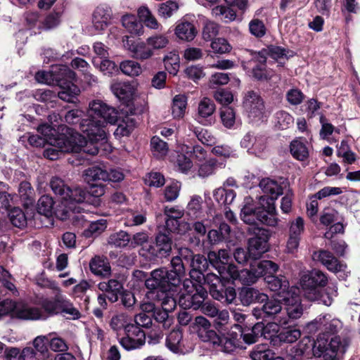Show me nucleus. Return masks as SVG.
Instances as JSON below:
<instances>
[{
    "mask_svg": "<svg viewBox=\"0 0 360 360\" xmlns=\"http://www.w3.org/2000/svg\"><path fill=\"white\" fill-rule=\"evenodd\" d=\"M88 115L89 118L79 123V129L89 139V141L86 140L84 151L86 154L95 155L99 153L101 145L105 150L110 146L106 141V126L116 123L118 113L114 108L96 99L89 103Z\"/></svg>",
    "mask_w": 360,
    "mask_h": 360,
    "instance_id": "f257e3e1",
    "label": "nucleus"
},
{
    "mask_svg": "<svg viewBox=\"0 0 360 360\" xmlns=\"http://www.w3.org/2000/svg\"><path fill=\"white\" fill-rule=\"evenodd\" d=\"M259 187L264 195L259 198V205H255L253 199L245 197L241 209L240 218L247 224L257 225L258 222L267 226H275L278 224L276 217L275 201L283 193L281 186L274 180L263 179Z\"/></svg>",
    "mask_w": 360,
    "mask_h": 360,
    "instance_id": "f03ea898",
    "label": "nucleus"
},
{
    "mask_svg": "<svg viewBox=\"0 0 360 360\" xmlns=\"http://www.w3.org/2000/svg\"><path fill=\"white\" fill-rule=\"evenodd\" d=\"M50 185L54 193L60 198L54 212L56 217L60 220L71 219L76 225H79L83 216L75 214L80 213V205L86 200L85 191L80 187L71 188L58 177L52 178Z\"/></svg>",
    "mask_w": 360,
    "mask_h": 360,
    "instance_id": "7ed1b4c3",
    "label": "nucleus"
},
{
    "mask_svg": "<svg viewBox=\"0 0 360 360\" xmlns=\"http://www.w3.org/2000/svg\"><path fill=\"white\" fill-rule=\"evenodd\" d=\"M35 79L41 84L59 86L60 91L58 92V97L69 103H75L80 93L79 88L73 83L75 72L66 65H57L50 71L38 72Z\"/></svg>",
    "mask_w": 360,
    "mask_h": 360,
    "instance_id": "20e7f679",
    "label": "nucleus"
},
{
    "mask_svg": "<svg viewBox=\"0 0 360 360\" xmlns=\"http://www.w3.org/2000/svg\"><path fill=\"white\" fill-rule=\"evenodd\" d=\"M172 270L159 268L151 271L150 276L146 279L145 285L150 290L158 292L177 291L182 277L185 274V269L181 259L174 257L171 261Z\"/></svg>",
    "mask_w": 360,
    "mask_h": 360,
    "instance_id": "39448f33",
    "label": "nucleus"
},
{
    "mask_svg": "<svg viewBox=\"0 0 360 360\" xmlns=\"http://www.w3.org/2000/svg\"><path fill=\"white\" fill-rule=\"evenodd\" d=\"M49 146L44 150L45 158L53 160L60 157L62 153H86L84 148L86 146V139L72 129H67L66 132L60 134L57 138H49Z\"/></svg>",
    "mask_w": 360,
    "mask_h": 360,
    "instance_id": "423d86ee",
    "label": "nucleus"
},
{
    "mask_svg": "<svg viewBox=\"0 0 360 360\" xmlns=\"http://www.w3.org/2000/svg\"><path fill=\"white\" fill-rule=\"evenodd\" d=\"M278 266L270 260H263L257 263V266H251V269H242L239 271L234 264H229L227 274L233 282L238 281L243 285H252L266 274H276Z\"/></svg>",
    "mask_w": 360,
    "mask_h": 360,
    "instance_id": "0eeeda50",
    "label": "nucleus"
},
{
    "mask_svg": "<svg viewBox=\"0 0 360 360\" xmlns=\"http://www.w3.org/2000/svg\"><path fill=\"white\" fill-rule=\"evenodd\" d=\"M348 341L340 336H335L328 341V338L318 335L313 345V354L315 356L328 360H339L338 355L345 352Z\"/></svg>",
    "mask_w": 360,
    "mask_h": 360,
    "instance_id": "6e6552de",
    "label": "nucleus"
},
{
    "mask_svg": "<svg viewBox=\"0 0 360 360\" xmlns=\"http://www.w3.org/2000/svg\"><path fill=\"white\" fill-rule=\"evenodd\" d=\"M183 290L179 296V304L184 308L198 309L207 297V290L202 285L193 284V281L185 279L183 282Z\"/></svg>",
    "mask_w": 360,
    "mask_h": 360,
    "instance_id": "1a4fd4ad",
    "label": "nucleus"
},
{
    "mask_svg": "<svg viewBox=\"0 0 360 360\" xmlns=\"http://www.w3.org/2000/svg\"><path fill=\"white\" fill-rule=\"evenodd\" d=\"M281 300L285 305V316H278L277 321L281 326L286 325L289 320L297 319L303 314V308L301 304L300 290L297 287H290L288 292H282Z\"/></svg>",
    "mask_w": 360,
    "mask_h": 360,
    "instance_id": "9d476101",
    "label": "nucleus"
},
{
    "mask_svg": "<svg viewBox=\"0 0 360 360\" xmlns=\"http://www.w3.org/2000/svg\"><path fill=\"white\" fill-rule=\"evenodd\" d=\"M342 327V323L338 319L330 314L319 315L312 321L307 323L306 330L309 333L314 334L318 331V335L326 338V334L338 333Z\"/></svg>",
    "mask_w": 360,
    "mask_h": 360,
    "instance_id": "9b49d317",
    "label": "nucleus"
},
{
    "mask_svg": "<svg viewBox=\"0 0 360 360\" xmlns=\"http://www.w3.org/2000/svg\"><path fill=\"white\" fill-rule=\"evenodd\" d=\"M328 283V278L322 271L314 269L309 274H304L300 279V285L304 291V295L307 300L317 298L316 292L319 287L325 286Z\"/></svg>",
    "mask_w": 360,
    "mask_h": 360,
    "instance_id": "f8f14e48",
    "label": "nucleus"
},
{
    "mask_svg": "<svg viewBox=\"0 0 360 360\" xmlns=\"http://www.w3.org/2000/svg\"><path fill=\"white\" fill-rule=\"evenodd\" d=\"M164 214L166 216L165 227L169 232L182 235L190 229L189 224L184 221H179V219L184 214V210L179 207L166 206L164 209Z\"/></svg>",
    "mask_w": 360,
    "mask_h": 360,
    "instance_id": "ddd939ff",
    "label": "nucleus"
},
{
    "mask_svg": "<svg viewBox=\"0 0 360 360\" xmlns=\"http://www.w3.org/2000/svg\"><path fill=\"white\" fill-rule=\"evenodd\" d=\"M243 104L245 113L252 121L259 120L264 117V103L257 93L252 91L247 92L244 96Z\"/></svg>",
    "mask_w": 360,
    "mask_h": 360,
    "instance_id": "4468645a",
    "label": "nucleus"
},
{
    "mask_svg": "<svg viewBox=\"0 0 360 360\" xmlns=\"http://www.w3.org/2000/svg\"><path fill=\"white\" fill-rule=\"evenodd\" d=\"M314 260L320 262L328 270L335 274H340V277L344 278L349 271L345 264L339 262L333 255L327 250H319L314 252Z\"/></svg>",
    "mask_w": 360,
    "mask_h": 360,
    "instance_id": "2eb2a0df",
    "label": "nucleus"
},
{
    "mask_svg": "<svg viewBox=\"0 0 360 360\" xmlns=\"http://www.w3.org/2000/svg\"><path fill=\"white\" fill-rule=\"evenodd\" d=\"M126 39H123L124 46L131 53L132 57L140 60L150 59L154 55L153 49L146 41L140 40H131L129 37H125Z\"/></svg>",
    "mask_w": 360,
    "mask_h": 360,
    "instance_id": "dca6fc26",
    "label": "nucleus"
},
{
    "mask_svg": "<svg viewBox=\"0 0 360 360\" xmlns=\"http://www.w3.org/2000/svg\"><path fill=\"white\" fill-rule=\"evenodd\" d=\"M258 233L249 239L248 252L250 258L257 259L268 250V231L265 229H257Z\"/></svg>",
    "mask_w": 360,
    "mask_h": 360,
    "instance_id": "f3484780",
    "label": "nucleus"
},
{
    "mask_svg": "<svg viewBox=\"0 0 360 360\" xmlns=\"http://www.w3.org/2000/svg\"><path fill=\"white\" fill-rule=\"evenodd\" d=\"M272 330L275 333L278 332V326L276 323H269L264 326L263 323H256L251 330H248L247 332H242L240 335V338H243V341L248 344H253L257 341L259 337L264 335V338H271L274 335H267L266 333Z\"/></svg>",
    "mask_w": 360,
    "mask_h": 360,
    "instance_id": "a211bd4d",
    "label": "nucleus"
},
{
    "mask_svg": "<svg viewBox=\"0 0 360 360\" xmlns=\"http://www.w3.org/2000/svg\"><path fill=\"white\" fill-rule=\"evenodd\" d=\"M231 258V255L227 250L221 249L218 252L210 251L207 255V259L210 263L217 269L220 276L224 278L228 277L225 276L227 274V268L226 265L228 264Z\"/></svg>",
    "mask_w": 360,
    "mask_h": 360,
    "instance_id": "6ab92c4d",
    "label": "nucleus"
},
{
    "mask_svg": "<svg viewBox=\"0 0 360 360\" xmlns=\"http://www.w3.org/2000/svg\"><path fill=\"white\" fill-rule=\"evenodd\" d=\"M264 304L261 309L255 308L252 310V314L257 319L262 316L273 317L275 316L277 320L279 314L282 311V307L280 300L277 299H270L264 302Z\"/></svg>",
    "mask_w": 360,
    "mask_h": 360,
    "instance_id": "aec40b11",
    "label": "nucleus"
},
{
    "mask_svg": "<svg viewBox=\"0 0 360 360\" xmlns=\"http://www.w3.org/2000/svg\"><path fill=\"white\" fill-rule=\"evenodd\" d=\"M11 313H12V316L21 319L37 320L45 318V316L38 308L30 307L21 303L16 304L14 302V307Z\"/></svg>",
    "mask_w": 360,
    "mask_h": 360,
    "instance_id": "412c9836",
    "label": "nucleus"
},
{
    "mask_svg": "<svg viewBox=\"0 0 360 360\" xmlns=\"http://www.w3.org/2000/svg\"><path fill=\"white\" fill-rule=\"evenodd\" d=\"M138 83L134 82H117L111 84L113 94L122 100H130L134 98L138 90Z\"/></svg>",
    "mask_w": 360,
    "mask_h": 360,
    "instance_id": "4be33fe9",
    "label": "nucleus"
},
{
    "mask_svg": "<svg viewBox=\"0 0 360 360\" xmlns=\"http://www.w3.org/2000/svg\"><path fill=\"white\" fill-rule=\"evenodd\" d=\"M274 274H266L264 280L268 288L274 292H277V296L281 299L282 292H288L289 282L285 276H275Z\"/></svg>",
    "mask_w": 360,
    "mask_h": 360,
    "instance_id": "5701e85b",
    "label": "nucleus"
},
{
    "mask_svg": "<svg viewBox=\"0 0 360 360\" xmlns=\"http://www.w3.org/2000/svg\"><path fill=\"white\" fill-rule=\"evenodd\" d=\"M112 17V11L109 6H99L96 8L93 15V24L96 30H105Z\"/></svg>",
    "mask_w": 360,
    "mask_h": 360,
    "instance_id": "b1692460",
    "label": "nucleus"
},
{
    "mask_svg": "<svg viewBox=\"0 0 360 360\" xmlns=\"http://www.w3.org/2000/svg\"><path fill=\"white\" fill-rule=\"evenodd\" d=\"M56 290V300L58 303L60 311L68 315V318L75 319L79 318V312L75 308L72 304L64 295L60 288L58 286H55Z\"/></svg>",
    "mask_w": 360,
    "mask_h": 360,
    "instance_id": "393cba45",
    "label": "nucleus"
},
{
    "mask_svg": "<svg viewBox=\"0 0 360 360\" xmlns=\"http://www.w3.org/2000/svg\"><path fill=\"white\" fill-rule=\"evenodd\" d=\"M137 15L142 25L147 28L154 30H161V24L147 6H140L137 9Z\"/></svg>",
    "mask_w": 360,
    "mask_h": 360,
    "instance_id": "a878e982",
    "label": "nucleus"
},
{
    "mask_svg": "<svg viewBox=\"0 0 360 360\" xmlns=\"http://www.w3.org/2000/svg\"><path fill=\"white\" fill-rule=\"evenodd\" d=\"M242 304L248 306L253 302L262 303L267 300V295L252 288H243L239 292Z\"/></svg>",
    "mask_w": 360,
    "mask_h": 360,
    "instance_id": "bb28decb",
    "label": "nucleus"
},
{
    "mask_svg": "<svg viewBox=\"0 0 360 360\" xmlns=\"http://www.w3.org/2000/svg\"><path fill=\"white\" fill-rule=\"evenodd\" d=\"M98 287L100 290L107 293V297L111 302H115L118 300V295L122 290V283L115 279H111L107 282H101Z\"/></svg>",
    "mask_w": 360,
    "mask_h": 360,
    "instance_id": "cd10ccee",
    "label": "nucleus"
},
{
    "mask_svg": "<svg viewBox=\"0 0 360 360\" xmlns=\"http://www.w3.org/2000/svg\"><path fill=\"white\" fill-rule=\"evenodd\" d=\"M91 271L97 276H108L110 274L111 269L106 257L95 256L89 262Z\"/></svg>",
    "mask_w": 360,
    "mask_h": 360,
    "instance_id": "c85d7f7f",
    "label": "nucleus"
},
{
    "mask_svg": "<svg viewBox=\"0 0 360 360\" xmlns=\"http://www.w3.org/2000/svg\"><path fill=\"white\" fill-rule=\"evenodd\" d=\"M174 33L178 39L191 41L195 37L197 31L191 22L181 21L176 25Z\"/></svg>",
    "mask_w": 360,
    "mask_h": 360,
    "instance_id": "c756f323",
    "label": "nucleus"
},
{
    "mask_svg": "<svg viewBox=\"0 0 360 360\" xmlns=\"http://www.w3.org/2000/svg\"><path fill=\"white\" fill-rule=\"evenodd\" d=\"M223 163H220L215 158H210L198 164L197 175L200 178H207L214 174L218 168H222Z\"/></svg>",
    "mask_w": 360,
    "mask_h": 360,
    "instance_id": "7c9ffc66",
    "label": "nucleus"
},
{
    "mask_svg": "<svg viewBox=\"0 0 360 360\" xmlns=\"http://www.w3.org/2000/svg\"><path fill=\"white\" fill-rule=\"evenodd\" d=\"M203 200L201 196L194 195L191 196L186 207V214L190 219H198L203 214Z\"/></svg>",
    "mask_w": 360,
    "mask_h": 360,
    "instance_id": "2f4dec72",
    "label": "nucleus"
},
{
    "mask_svg": "<svg viewBox=\"0 0 360 360\" xmlns=\"http://www.w3.org/2000/svg\"><path fill=\"white\" fill-rule=\"evenodd\" d=\"M123 27L131 34L141 35L143 33V25L134 14L127 13L122 17Z\"/></svg>",
    "mask_w": 360,
    "mask_h": 360,
    "instance_id": "473e14b6",
    "label": "nucleus"
},
{
    "mask_svg": "<svg viewBox=\"0 0 360 360\" xmlns=\"http://www.w3.org/2000/svg\"><path fill=\"white\" fill-rule=\"evenodd\" d=\"M135 333H136V340H131V338L125 335L124 337L121 338L119 340L120 344L127 350L138 349L146 342V335L143 330L141 328H135Z\"/></svg>",
    "mask_w": 360,
    "mask_h": 360,
    "instance_id": "72a5a7b5",
    "label": "nucleus"
},
{
    "mask_svg": "<svg viewBox=\"0 0 360 360\" xmlns=\"http://www.w3.org/2000/svg\"><path fill=\"white\" fill-rule=\"evenodd\" d=\"M215 111V105L214 102L207 98H203L199 103L198 107V115L199 122L207 124L210 121V117Z\"/></svg>",
    "mask_w": 360,
    "mask_h": 360,
    "instance_id": "f704fd0d",
    "label": "nucleus"
},
{
    "mask_svg": "<svg viewBox=\"0 0 360 360\" xmlns=\"http://www.w3.org/2000/svg\"><path fill=\"white\" fill-rule=\"evenodd\" d=\"M189 152H191L190 147L187 145H183L176 160V166L178 170L184 174H187L193 167L192 160L186 156L189 154Z\"/></svg>",
    "mask_w": 360,
    "mask_h": 360,
    "instance_id": "c9c22d12",
    "label": "nucleus"
},
{
    "mask_svg": "<svg viewBox=\"0 0 360 360\" xmlns=\"http://www.w3.org/2000/svg\"><path fill=\"white\" fill-rule=\"evenodd\" d=\"M317 298L314 300H309L310 301H317L319 303H322L326 306H330L332 304L333 300L338 295V287L335 283H332L328 285L324 291L321 289L316 292Z\"/></svg>",
    "mask_w": 360,
    "mask_h": 360,
    "instance_id": "e433bc0d",
    "label": "nucleus"
},
{
    "mask_svg": "<svg viewBox=\"0 0 360 360\" xmlns=\"http://www.w3.org/2000/svg\"><path fill=\"white\" fill-rule=\"evenodd\" d=\"M212 195L215 201L221 205L231 204L236 196V193L233 190L228 189L225 187H219L214 189Z\"/></svg>",
    "mask_w": 360,
    "mask_h": 360,
    "instance_id": "4c0bfd02",
    "label": "nucleus"
},
{
    "mask_svg": "<svg viewBox=\"0 0 360 360\" xmlns=\"http://www.w3.org/2000/svg\"><path fill=\"white\" fill-rule=\"evenodd\" d=\"M187 98L184 95L179 94L174 97L172 105V115L175 119L182 118L186 112Z\"/></svg>",
    "mask_w": 360,
    "mask_h": 360,
    "instance_id": "58836bf2",
    "label": "nucleus"
},
{
    "mask_svg": "<svg viewBox=\"0 0 360 360\" xmlns=\"http://www.w3.org/2000/svg\"><path fill=\"white\" fill-rule=\"evenodd\" d=\"M84 180L89 183L91 181H107L108 171L103 167L96 166L88 168L84 172Z\"/></svg>",
    "mask_w": 360,
    "mask_h": 360,
    "instance_id": "ea45409f",
    "label": "nucleus"
},
{
    "mask_svg": "<svg viewBox=\"0 0 360 360\" xmlns=\"http://www.w3.org/2000/svg\"><path fill=\"white\" fill-rule=\"evenodd\" d=\"M156 245L158 248V253H155L154 251H150L152 255H158L160 257H164L169 254L172 250L171 239L168 236L163 233H160L156 237Z\"/></svg>",
    "mask_w": 360,
    "mask_h": 360,
    "instance_id": "a19ab883",
    "label": "nucleus"
},
{
    "mask_svg": "<svg viewBox=\"0 0 360 360\" xmlns=\"http://www.w3.org/2000/svg\"><path fill=\"white\" fill-rule=\"evenodd\" d=\"M290 153L293 158L300 161L305 160L309 156V150L306 144L298 139L291 142Z\"/></svg>",
    "mask_w": 360,
    "mask_h": 360,
    "instance_id": "79ce46f5",
    "label": "nucleus"
},
{
    "mask_svg": "<svg viewBox=\"0 0 360 360\" xmlns=\"http://www.w3.org/2000/svg\"><path fill=\"white\" fill-rule=\"evenodd\" d=\"M212 15L225 22H229L236 19V12L231 8L224 6H217L212 9Z\"/></svg>",
    "mask_w": 360,
    "mask_h": 360,
    "instance_id": "37998d69",
    "label": "nucleus"
},
{
    "mask_svg": "<svg viewBox=\"0 0 360 360\" xmlns=\"http://www.w3.org/2000/svg\"><path fill=\"white\" fill-rule=\"evenodd\" d=\"M150 147L153 156L158 159L165 158L169 150L167 143L158 136H153L151 139Z\"/></svg>",
    "mask_w": 360,
    "mask_h": 360,
    "instance_id": "c03bdc74",
    "label": "nucleus"
},
{
    "mask_svg": "<svg viewBox=\"0 0 360 360\" xmlns=\"http://www.w3.org/2000/svg\"><path fill=\"white\" fill-rule=\"evenodd\" d=\"M182 340V333L179 330H172L167 338L166 346L174 353L179 354L182 352L181 348V341Z\"/></svg>",
    "mask_w": 360,
    "mask_h": 360,
    "instance_id": "a18cd8bd",
    "label": "nucleus"
},
{
    "mask_svg": "<svg viewBox=\"0 0 360 360\" xmlns=\"http://www.w3.org/2000/svg\"><path fill=\"white\" fill-rule=\"evenodd\" d=\"M19 197L24 205L28 206L34 201V190L28 181H22L18 188Z\"/></svg>",
    "mask_w": 360,
    "mask_h": 360,
    "instance_id": "49530a36",
    "label": "nucleus"
},
{
    "mask_svg": "<svg viewBox=\"0 0 360 360\" xmlns=\"http://www.w3.org/2000/svg\"><path fill=\"white\" fill-rule=\"evenodd\" d=\"M275 126L279 129H286L293 125V117L284 110H280L275 115Z\"/></svg>",
    "mask_w": 360,
    "mask_h": 360,
    "instance_id": "de8ad7c7",
    "label": "nucleus"
},
{
    "mask_svg": "<svg viewBox=\"0 0 360 360\" xmlns=\"http://www.w3.org/2000/svg\"><path fill=\"white\" fill-rule=\"evenodd\" d=\"M179 9V4L174 0H169L160 4L158 8V15L165 19L171 18Z\"/></svg>",
    "mask_w": 360,
    "mask_h": 360,
    "instance_id": "09e8293b",
    "label": "nucleus"
},
{
    "mask_svg": "<svg viewBox=\"0 0 360 360\" xmlns=\"http://www.w3.org/2000/svg\"><path fill=\"white\" fill-rule=\"evenodd\" d=\"M85 193H86V200L80 205L82 207L80 212L84 210V206L86 203H92L98 205V200H96L95 202H94L90 200V197L98 198L105 194V186L102 184H92L89 188V191L88 192L85 191Z\"/></svg>",
    "mask_w": 360,
    "mask_h": 360,
    "instance_id": "8fccbe9b",
    "label": "nucleus"
},
{
    "mask_svg": "<svg viewBox=\"0 0 360 360\" xmlns=\"http://www.w3.org/2000/svg\"><path fill=\"white\" fill-rule=\"evenodd\" d=\"M37 212L46 217L53 214V200L49 195H42L37 202Z\"/></svg>",
    "mask_w": 360,
    "mask_h": 360,
    "instance_id": "3c124183",
    "label": "nucleus"
},
{
    "mask_svg": "<svg viewBox=\"0 0 360 360\" xmlns=\"http://www.w3.org/2000/svg\"><path fill=\"white\" fill-rule=\"evenodd\" d=\"M120 68L124 75L131 77H136L142 73L141 65L134 60H127L122 62Z\"/></svg>",
    "mask_w": 360,
    "mask_h": 360,
    "instance_id": "603ef678",
    "label": "nucleus"
},
{
    "mask_svg": "<svg viewBox=\"0 0 360 360\" xmlns=\"http://www.w3.org/2000/svg\"><path fill=\"white\" fill-rule=\"evenodd\" d=\"M133 325L130 323L129 317L123 313L113 316L110 322L111 328L116 332L120 331L122 329L125 332L127 326Z\"/></svg>",
    "mask_w": 360,
    "mask_h": 360,
    "instance_id": "864d4df0",
    "label": "nucleus"
},
{
    "mask_svg": "<svg viewBox=\"0 0 360 360\" xmlns=\"http://www.w3.org/2000/svg\"><path fill=\"white\" fill-rule=\"evenodd\" d=\"M136 126V122L134 118L131 117H126L118 124L115 135L119 136H129L134 130Z\"/></svg>",
    "mask_w": 360,
    "mask_h": 360,
    "instance_id": "5fc2aeb1",
    "label": "nucleus"
},
{
    "mask_svg": "<svg viewBox=\"0 0 360 360\" xmlns=\"http://www.w3.org/2000/svg\"><path fill=\"white\" fill-rule=\"evenodd\" d=\"M164 63L167 70L172 75H176L180 67L179 56L176 52H170L164 58Z\"/></svg>",
    "mask_w": 360,
    "mask_h": 360,
    "instance_id": "6e6d98bb",
    "label": "nucleus"
},
{
    "mask_svg": "<svg viewBox=\"0 0 360 360\" xmlns=\"http://www.w3.org/2000/svg\"><path fill=\"white\" fill-rule=\"evenodd\" d=\"M106 227L107 221L104 219L91 221L85 229L84 235L87 238L97 236L103 232Z\"/></svg>",
    "mask_w": 360,
    "mask_h": 360,
    "instance_id": "4d7b16f0",
    "label": "nucleus"
},
{
    "mask_svg": "<svg viewBox=\"0 0 360 360\" xmlns=\"http://www.w3.org/2000/svg\"><path fill=\"white\" fill-rule=\"evenodd\" d=\"M157 298H159V292L150 290L146 294V297L140 306L141 309L144 312H153L156 310L155 303Z\"/></svg>",
    "mask_w": 360,
    "mask_h": 360,
    "instance_id": "13d9d810",
    "label": "nucleus"
},
{
    "mask_svg": "<svg viewBox=\"0 0 360 360\" xmlns=\"http://www.w3.org/2000/svg\"><path fill=\"white\" fill-rule=\"evenodd\" d=\"M216 345H221L224 352L229 353L237 347H241L240 338L236 334H231L230 337L220 338V342Z\"/></svg>",
    "mask_w": 360,
    "mask_h": 360,
    "instance_id": "bf43d9fd",
    "label": "nucleus"
},
{
    "mask_svg": "<svg viewBox=\"0 0 360 360\" xmlns=\"http://www.w3.org/2000/svg\"><path fill=\"white\" fill-rule=\"evenodd\" d=\"M167 292H159V298H157V302H160L162 309L170 312L176 307V297L174 296V294L169 296Z\"/></svg>",
    "mask_w": 360,
    "mask_h": 360,
    "instance_id": "052dcab7",
    "label": "nucleus"
},
{
    "mask_svg": "<svg viewBox=\"0 0 360 360\" xmlns=\"http://www.w3.org/2000/svg\"><path fill=\"white\" fill-rule=\"evenodd\" d=\"M129 235L123 231L112 233L110 236L108 243L115 247L123 248L130 243Z\"/></svg>",
    "mask_w": 360,
    "mask_h": 360,
    "instance_id": "680f3d73",
    "label": "nucleus"
},
{
    "mask_svg": "<svg viewBox=\"0 0 360 360\" xmlns=\"http://www.w3.org/2000/svg\"><path fill=\"white\" fill-rule=\"evenodd\" d=\"M148 44L155 52V50L164 49L169 44L168 37L162 34H155L146 39Z\"/></svg>",
    "mask_w": 360,
    "mask_h": 360,
    "instance_id": "e2e57ef3",
    "label": "nucleus"
},
{
    "mask_svg": "<svg viewBox=\"0 0 360 360\" xmlns=\"http://www.w3.org/2000/svg\"><path fill=\"white\" fill-rule=\"evenodd\" d=\"M250 356L252 360H271L274 356V353L266 345H261L255 348Z\"/></svg>",
    "mask_w": 360,
    "mask_h": 360,
    "instance_id": "0e129e2a",
    "label": "nucleus"
},
{
    "mask_svg": "<svg viewBox=\"0 0 360 360\" xmlns=\"http://www.w3.org/2000/svg\"><path fill=\"white\" fill-rule=\"evenodd\" d=\"M93 63L95 66H98L99 65V69L104 75L111 76L118 72V69L115 63L108 60V58H103L100 63L97 61V58H94Z\"/></svg>",
    "mask_w": 360,
    "mask_h": 360,
    "instance_id": "69168bd1",
    "label": "nucleus"
},
{
    "mask_svg": "<svg viewBox=\"0 0 360 360\" xmlns=\"http://www.w3.org/2000/svg\"><path fill=\"white\" fill-rule=\"evenodd\" d=\"M146 220L145 214L130 210L125 214L124 225L127 226H139L143 224Z\"/></svg>",
    "mask_w": 360,
    "mask_h": 360,
    "instance_id": "338daca9",
    "label": "nucleus"
},
{
    "mask_svg": "<svg viewBox=\"0 0 360 360\" xmlns=\"http://www.w3.org/2000/svg\"><path fill=\"white\" fill-rule=\"evenodd\" d=\"M10 221L16 227L22 228L26 225V217L23 212L18 207H13L8 213Z\"/></svg>",
    "mask_w": 360,
    "mask_h": 360,
    "instance_id": "774afa93",
    "label": "nucleus"
}]
</instances>
